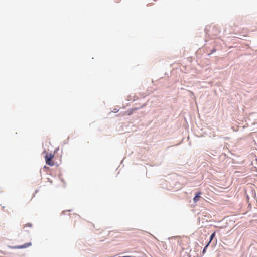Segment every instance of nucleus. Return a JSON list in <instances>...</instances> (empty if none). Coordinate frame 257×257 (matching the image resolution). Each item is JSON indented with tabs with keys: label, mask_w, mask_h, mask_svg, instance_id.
<instances>
[{
	"label": "nucleus",
	"mask_w": 257,
	"mask_h": 257,
	"mask_svg": "<svg viewBox=\"0 0 257 257\" xmlns=\"http://www.w3.org/2000/svg\"><path fill=\"white\" fill-rule=\"evenodd\" d=\"M115 2L119 3L120 2L121 0H114Z\"/></svg>",
	"instance_id": "obj_7"
},
{
	"label": "nucleus",
	"mask_w": 257,
	"mask_h": 257,
	"mask_svg": "<svg viewBox=\"0 0 257 257\" xmlns=\"http://www.w3.org/2000/svg\"><path fill=\"white\" fill-rule=\"evenodd\" d=\"M54 158V154L52 153H46L45 156V159L46 163L47 165L49 166H52L54 165V163L52 160V159Z\"/></svg>",
	"instance_id": "obj_1"
},
{
	"label": "nucleus",
	"mask_w": 257,
	"mask_h": 257,
	"mask_svg": "<svg viewBox=\"0 0 257 257\" xmlns=\"http://www.w3.org/2000/svg\"><path fill=\"white\" fill-rule=\"evenodd\" d=\"M30 245H31V243H29L25 244L24 245L16 247V248H23L27 247H28V246H29Z\"/></svg>",
	"instance_id": "obj_3"
},
{
	"label": "nucleus",
	"mask_w": 257,
	"mask_h": 257,
	"mask_svg": "<svg viewBox=\"0 0 257 257\" xmlns=\"http://www.w3.org/2000/svg\"><path fill=\"white\" fill-rule=\"evenodd\" d=\"M215 236V232L213 233L211 235V236H210V241L209 242H208L209 243H210V242L211 241V240H212V239L214 238V237Z\"/></svg>",
	"instance_id": "obj_4"
},
{
	"label": "nucleus",
	"mask_w": 257,
	"mask_h": 257,
	"mask_svg": "<svg viewBox=\"0 0 257 257\" xmlns=\"http://www.w3.org/2000/svg\"><path fill=\"white\" fill-rule=\"evenodd\" d=\"M256 161H257V159H256Z\"/></svg>",
	"instance_id": "obj_8"
},
{
	"label": "nucleus",
	"mask_w": 257,
	"mask_h": 257,
	"mask_svg": "<svg viewBox=\"0 0 257 257\" xmlns=\"http://www.w3.org/2000/svg\"><path fill=\"white\" fill-rule=\"evenodd\" d=\"M201 192H199L196 193L195 197L193 198V200L194 203L197 202L199 201V199L201 197Z\"/></svg>",
	"instance_id": "obj_2"
},
{
	"label": "nucleus",
	"mask_w": 257,
	"mask_h": 257,
	"mask_svg": "<svg viewBox=\"0 0 257 257\" xmlns=\"http://www.w3.org/2000/svg\"><path fill=\"white\" fill-rule=\"evenodd\" d=\"M209 243L205 246V247L204 248V249H203V252L205 251L206 249L207 248V247H208V245H209Z\"/></svg>",
	"instance_id": "obj_6"
},
{
	"label": "nucleus",
	"mask_w": 257,
	"mask_h": 257,
	"mask_svg": "<svg viewBox=\"0 0 257 257\" xmlns=\"http://www.w3.org/2000/svg\"><path fill=\"white\" fill-rule=\"evenodd\" d=\"M32 224H31V223H27V224H25V225L24 227V228H25L27 227H32Z\"/></svg>",
	"instance_id": "obj_5"
}]
</instances>
